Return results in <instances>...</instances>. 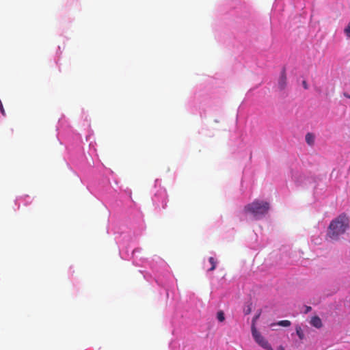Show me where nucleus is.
<instances>
[{
	"instance_id": "5",
	"label": "nucleus",
	"mask_w": 350,
	"mask_h": 350,
	"mask_svg": "<svg viewBox=\"0 0 350 350\" xmlns=\"http://www.w3.org/2000/svg\"><path fill=\"white\" fill-rule=\"evenodd\" d=\"M204 268L207 271L214 270L216 268V261L215 260L214 258L210 257L208 259V261L204 262Z\"/></svg>"
},
{
	"instance_id": "14",
	"label": "nucleus",
	"mask_w": 350,
	"mask_h": 350,
	"mask_svg": "<svg viewBox=\"0 0 350 350\" xmlns=\"http://www.w3.org/2000/svg\"><path fill=\"white\" fill-rule=\"evenodd\" d=\"M250 312H251V307H250V306H248L247 308L244 310V313H245V314H248Z\"/></svg>"
},
{
	"instance_id": "13",
	"label": "nucleus",
	"mask_w": 350,
	"mask_h": 350,
	"mask_svg": "<svg viewBox=\"0 0 350 350\" xmlns=\"http://www.w3.org/2000/svg\"><path fill=\"white\" fill-rule=\"evenodd\" d=\"M312 310V308L310 306H305V311H304V313L305 314H307L309 312H310Z\"/></svg>"
},
{
	"instance_id": "18",
	"label": "nucleus",
	"mask_w": 350,
	"mask_h": 350,
	"mask_svg": "<svg viewBox=\"0 0 350 350\" xmlns=\"http://www.w3.org/2000/svg\"><path fill=\"white\" fill-rule=\"evenodd\" d=\"M345 97L348 98L350 99V95L347 94H344Z\"/></svg>"
},
{
	"instance_id": "16",
	"label": "nucleus",
	"mask_w": 350,
	"mask_h": 350,
	"mask_svg": "<svg viewBox=\"0 0 350 350\" xmlns=\"http://www.w3.org/2000/svg\"><path fill=\"white\" fill-rule=\"evenodd\" d=\"M224 314L223 312L220 311V322H222L223 321H224Z\"/></svg>"
},
{
	"instance_id": "6",
	"label": "nucleus",
	"mask_w": 350,
	"mask_h": 350,
	"mask_svg": "<svg viewBox=\"0 0 350 350\" xmlns=\"http://www.w3.org/2000/svg\"><path fill=\"white\" fill-rule=\"evenodd\" d=\"M310 324L316 327V328H321L323 326V323L321 321V319L318 316L313 317L310 320Z\"/></svg>"
},
{
	"instance_id": "17",
	"label": "nucleus",
	"mask_w": 350,
	"mask_h": 350,
	"mask_svg": "<svg viewBox=\"0 0 350 350\" xmlns=\"http://www.w3.org/2000/svg\"><path fill=\"white\" fill-rule=\"evenodd\" d=\"M277 350H285L282 346H280Z\"/></svg>"
},
{
	"instance_id": "19",
	"label": "nucleus",
	"mask_w": 350,
	"mask_h": 350,
	"mask_svg": "<svg viewBox=\"0 0 350 350\" xmlns=\"http://www.w3.org/2000/svg\"><path fill=\"white\" fill-rule=\"evenodd\" d=\"M216 317H217V319H219V312H217Z\"/></svg>"
},
{
	"instance_id": "3",
	"label": "nucleus",
	"mask_w": 350,
	"mask_h": 350,
	"mask_svg": "<svg viewBox=\"0 0 350 350\" xmlns=\"http://www.w3.org/2000/svg\"><path fill=\"white\" fill-rule=\"evenodd\" d=\"M252 335L255 342L260 345L261 347L266 350H273L271 345L268 341L261 335V334L257 330L256 327H251Z\"/></svg>"
},
{
	"instance_id": "15",
	"label": "nucleus",
	"mask_w": 350,
	"mask_h": 350,
	"mask_svg": "<svg viewBox=\"0 0 350 350\" xmlns=\"http://www.w3.org/2000/svg\"><path fill=\"white\" fill-rule=\"evenodd\" d=\"M302 85H303V87L305 90H307L308 89V83L306 81H302Z\"/></svg>"
},
{
	"instance_id": "10",
	"label": "nucleus",
	"mask_w": 350,
	"mask_h": 350,
	"mask_svg": "<svg viewBox=\"0 0 350 350\" xmlns=\"http://www.w3.org/2000/svg\"><path fill=\"white\" fill-rule=\"evenodd\" d=\"M261 314V312L260 311L252 319V327H256V321L258 320V319L259 318L260 315Z\"/></svg>"
},
{
	"instance_id": "2",
	"label": "nucleus",
	"mask_w": 350,
	"mask_h": 350,
	"mask_svg": "<svg viewBox=\"0 0 350 350\" xmlns=\"http://www.w3.org/2000/svg\"><path fill=\"white\" fill-rule=\"evenodd\" d=\"M269 209V204L267 202L254 200L247 204L244 211L245 213L252 214L256 217H260L266 215Z\"/></svg>"
},
{
	"instance_id": "1",
	"label": "nucleus",
	"mask_w": 350,
	"mask_h": 350,
	"mask_svg": "<svg viewBox=\"0 0 350 350\" xmlns=\"http://www.w3.org/2000/svg\"><path fill=\"white\" fill-rule=\"evenodd\" d=\"M349 226V219L344 213L334 219L329 224L327 237L334 241H337L339 237L345 233Z\"/></svg>"
},
{
	"instance_id": "9",
	"label": "nucleus",
	"mask_w": 350,
	"mask_h": 350,
	"mask_svg": "<svg viewBox=\"0 0 350 350\" xmlns=\"http://www.w3.org/2000/svg\"><path fill=\"white\" fill-rule=\"evenodd\" d=\"M277 325L282 327H289L291 325V323L288 320H282L278 322Z\"/></svg>"
},
{
	"instance_id": "8",
	"label": "nucleus",
	"mask_w": 350,
	"mask_h": 350,
	"mask_svg": "<svg viewBox=\"0 0 350 350\" xmlns=\"http://www.w3.org/2000/svg\"><path fill=\"white\" fill-rule=\"evenodd\" d=\"M296 333L300 340H303L304 338V334L300 326L296 327Z\"/></svg>"
},
{
	"instance_id": "7",
	"label": "nucleus",
	"mask_w": 350,
	"mask_h": 350,
	"mask_svg": "<svg viewBox=\"0 0 350 350\" xmlns=\"http://www.w3.org/2000/svg\"><path fill=\"white\" fill-rule=\"evenodd\" d=\"M315 137L311 133H308L306 135V142L309 146H313L314 144Z\"/></svg>"
},
{
	"instance_id": "11",
	"label": "nucleus",
	"mask_w": 350,
	"mask_h": 350,
	"mask_svg": "<svg viewBox=\"0 0 350 350\" xmlns=\"http://www.w3.org/2000/svg\"><path fill=\"white\" fill-rule=\"evenodd\" d=\"M344 32L346 36L350 38V23L347 25V26L345 28Z\"/></svg>"
},
{
	"instance_id": "12",
	"label": "nucleus",
	"mask_w": 350,
	"mask_h": 350,
	"mask_svg": "<svg viewBox=\"0 0 350 350\" xmlns=\"http://www.w3.org/2000/svg\"><path fill=\"white\" fill-rule=\"evenodd\" d=\"M0 111L1 112L3 116H5V110H4V108H3V104H2V102L1 100H0Z\"/></svg>"
},
{
	"instance_id": "4",
	"label": "nucleus",
	"mask_w": 350,
	"mask_h": 350,
	"mask_svg": "<svg viewBox=\"0 0 350 350\" xmlns=\"http://www.w3.org/2000/svg\"><path fill=\"white\" fill-rule=\"evenodd\" d=\"M278 85L280 90H284L287 85V77L284 69H283L280 73V76L278 79Z\"/></svg>"
}]
</instances>
